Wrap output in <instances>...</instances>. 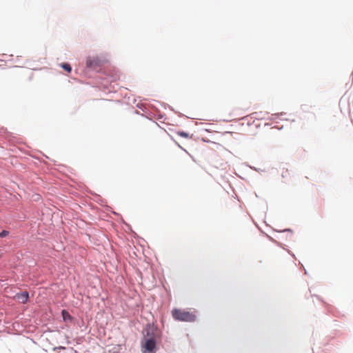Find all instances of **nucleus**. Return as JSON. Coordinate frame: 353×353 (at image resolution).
<instances>
[{
	"instance_id": "8",
	"label": "nucleus",
	"mask_w": 353,
	"mask_h": 353,
	"mask_svg": "<svg viewBox=\"0 0 353 353\" xmlns=\"http://www.w3.org/2000/svg\"><path fill=\"white\" fill-rule=\"evenodd\" d=\"M177 134H178L180 137H183V138H189V137H190L189 134H188V132H184V131H179V132H177Z\"/></svg>"
},
{
	"instance_id": "18",
	"label": "nucleus",
	"mask_w": 353,
	"mask_h": 353,
	"mask_svg": "<svg viewBox=\"0 0 353 353\" xmlns=\"http://www.w3.org/2000/svg\"><path fill=\"white\" fill-rule=\"evenodd\" d=\"M134 112H135V114H139V112L137 110H136Z\"/></svg>"
},
{
	"instance_id": "2",
	"label": "nucleus",
	"mask_w": 353,
	"mask_h": 353,
	"mask_svg": "<svg viewBox=\"0 0 353 353\" xmlns=\"http://www.w3.org/2000/svg\"><path fill=\"white\" fill-rule=\"evenodd\" d=\"M143 339H154L156 341L161 340L162 336L161 330L154 323H147L142 331Z\"/></svg>"
},
{
	"instance_id": "9",
	"label": "nucleus",
	"mask_w": 353,
	"mask_h": 353,
	"mask_svg": "<svg viewBox=\"0 0 353 353\" xmlns=\"http://www.w3.org/2000/svg\"><path fill=\"white\" fill-rule=\"evenodd\" d=\"M9 234L10 232L8 230H3L2 231L0 232V238L6 237L7 236L9 235Z\"/></svg>"
},
{
	"instance_id": "15",
	"label": "nucleus",
	"mask_w": 353,
	"mask_h": 353,
	"mask_svg": "<svg viewBox=\"0 0 353 353\" xmlns=\"http://www.w3.org/2000/svg\"><path fill=\"white\" fill-rule=\"evenodd\" d=\"M314 296H316L318 299L321 300V298H320V296H317V295H314Z\"/></svg>"
},
{
	"instance_id": "22",
	"label": "nucleus",
	"mask_w": 353,
	"mask_h": 353,
	"mask_svg": "<svg viewBox=\"0 0 353 353\" xmlns=\"http://www.w3.org/2000/svg\"><path fill=\"white\" fill-rule=\"evenodd\" d=\"M1 257V254H0V258Z\"/></svg>"
},
{
	"instance_id": "11",
	"label": "nucleus",
	"mask_w": 353,
	"mask_h": 353,
	"mask_svg": "<svg viewBox=\"0 0 353 353\" xmlns=\"http://www.w3.org/2000/svg\"><path fill=\"white\" fill-rule=\"evenodd\" d=\"M65 347L64 346H57V347H54L53 348V350L54 351H57V350H65Z\"/></svg>"
},
{
	"instance_id": "21",
	"label": "nucleus",
	"mask_w": 353,
	"mask_h": 353,
	"mask_svg": "<svg viewBox=\"0 0 353 353\" xmlns=\"http://www.w3.org/2000/svg\"><path fill=\"white\" fill-rule=\"evenodd\" d=\"M305 274H307V270L305 269Z\"/></svg>"
},
{
	"instance_id": "12",
	"label": "nucleus",
	"mask_w": 353,
	"mask_h": 353,
	"mask_svg": "<svg viewBox=\"0 0 353 353\" xmlns=\"http://www.w3.org/2000/svg\"><path fill=\"white\" fill-rule=\"evenodd\" d=\"M253 170H256L258 172H262L263 170L259 168H256L255 167L252 168Z\"/></svg>"
},
{
	"instance_id": "20",
	"label": "nucleus",
	"mask_w": 353,
	"mask_h": 353,
	"mask_svg": "<svg viewBox=\"0 0 353 353\" xmlns=\"http://www.w3.org/2000/svg\"><path fill=\"white\" fill-rule=\"evenodd\" d=\"M169 108L171 109V110L174 111V110H173V108L172 107L169 106Z\"/></svg>"
},
{
	"instance_id": "7",
	"label": "nucleus",
	"mask_w": 353,
	"mask_h": 353,
	"mask_svg": "<svg viewBox=\"0 0 353 353\" xmlns=\"http://www.w3.org/2000/svg\"><path fill=\"white\" fill-rule=\"evenodd\" d=\"M60 66L63 70H64L67 72L70 73L72 71V67L69 63H67V62L61 63Z\"/></svg>"
},
{
	"instance_id": "4",
	"label": "nucleus",
	"mask_w": 353,
	"mask_h": 353,
	"mask_svg": "<svg viewBox=\"0 0 353 353\" xmlns=\"http://www.w3.org/2000/svg\"><path fill=\"white\" fill-rule=\"evenodd\" d=\"M102 64V60L99 57H88L86 59L85 65L88 70H97Z\"/></svg>"
},
{
	"instance_id": "16",
	"label": "nucleus",
	"mask_w": 353,
	"mask_h": 353,
	"mask_svg": "<svg viewBox=\"0 0 353 353\" xmlns=\"http://www.w3.org/2000/svg\"><path fill=\"white\" fill-rule=\"evenodd\" d=\"M125 224L126 225V226H127L128 228H130V225L129 224H128V223H125Z\"/></svg>"
},
{
	"instance_id": "3",
	"label": "nucleus",
	"mask_w": 353,
	"mask_h": 353,
	"mask_svg": "<svg viewBox=\"0 0 353 353\" xmlns=\"http://www.w3.org/2000/svg\"><path fill=\"white\" fill-rule=\"evenodd\" d=\"M157 342L154 339H145L141 341L142 353H156L157 351Z\"/></svg>"
},
{
	"instance_id": "1",
	"label": "nucleus",
	"mask_w": 353,
	"mask_h": 353,
	"mask_svg": "<svg viewBox=\"0 0 353 353\" xmlns=\"http://www.w3.org/2000/svg\"><path fill=\"white\" fill-rule=\"evenodd\" d=\"M173 319L177 321L194 323L196 321V315L189 311L174 308L172 310Z\"/></svg>"
},
{
	"instance_id": "19",
	"label": "nucleus",
	"mask_w": 353,
	"mask_h": 353,
	"mask_svg": "<svg viewBox=\"0 0 353 353\" xmlns=\"http://www.w3.org/2000/svg\"><path fill=\"white\" fill-rule=\"evenodd\" d=\"M288 252H289L290 254H292V256H294V254H292V253H291V252H290V251H288Z\"/></svg>"
},
{
	"instance_id": "6",
	"label": "nucleus",
	"mask_w": 353,
	"mask_h": 353,
	"mask_svg": "<svg viewBox=\"0 0 353 353\" xmlns=\"http://www.w3.org/2000/svg\"><path fill=\"white\" fill-rule=\"evenodd\" d=\"M61 315L63 319V321L65 323H73L74 321V318L71 316L69 312L65 309L61 310Z\"/></svg>"
},
{
	"instance_id": "17",
	"label": "nucleus",
	"mask_w": 353,
	"mask_h": 353,
	"mask_svg": "<svg viewBox=\"0 0 353 353\" xmlns=\"http://www.w3.org/2000/svg\"><path fill=\"white\" fill-rule=\"evenodd\" d=\"M285 113L283 112H281V114H278L277 116L279 117V115H283Z\"/></svg>"
},
{
	"instance_id": "14",
	"label": "nucleus",
	"mask_w": 353,
	"mask_h": 353,
	"mask_svg": "<svg viewBox=\"0 0 353 353\" xmlns=\"http://www.w3.org/2000/svg\"><path fill=\"white\" fill-rule=\"evenodd\" d=\"M287 172V171L285 172H283L282 173V177H285V173Z\"/></svg>"
},
{
	"instance_id": "10",
	"label": "nucleus",
	"mask_w": 353,
	"mask_h": 353,
	"mask_svg": "<svg viewBox=\"0 0 353 353\" xmlns=\"http://www.w3.org/2000/svg\"><path fill=\"white\" fill-rule=\"evenodd\" d=\"M137 107L141 110L142 111H145V110L146 109V108L145 107L144 104L143 103H137Z\"/></svg>"
},
{
	"instance_id": "13",
	"label": "nucleus",
	"mask_w": 353,
	"mask_h": 353,
	"mask_svg": "<svg viewBox=\"0 0 353 353\" xmlns=\"http://www.w3.org/2000/svg\"><path fill=\"white\" fill-rule=\"evenodd\" d=\"M282 232H289L292 233V230L290 228H287V229L283 230Z\"/></svg>"
},
{
	"instance_id": "5",
	"label": "nucleus",
	"mask_w": 353,
	"mask_h": 353,
	"mask_svg": "<svg viewBox=\"0 0 353 353\" xmlns=\"http://www.w3.org/2000/svg\"><path fill=\"white\" fill-rule=\"evenodd\" d=\"M15 297L18 299L21 303H26L28 302L29 299V292L28 291H22L16 294Z\"/></svg>"
}]
</instances>
